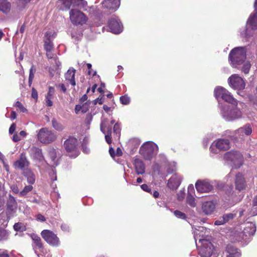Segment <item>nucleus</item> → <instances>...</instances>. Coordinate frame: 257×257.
Wrapping results in <instances>:
<instances>
[{
	"mask_svg": "<svg viewBox=\"0 0 257 257\" xmlns=\"http://www.w3.org/2000/svg\"><path fill=\"white\" fill-rule=\"evenodd\" d=\"M205 230L203 227L198 226L193 228L194 237L198 249L199 254L201 257H210L214 252V247L210 241V236H204L202 232Z\"/></svg>",
	"mask_w": 257,
	"mask_h": 257,
	"instance_id": "1",
	"label": "nucleus"
},
{
	"mask_svg": "<svg viewBox=\"0 0 257 257\" xmlns=\"http://www.w3.org/2000/svg\"><path fill=\"white\" fill-rule=\"evenodd\" d=\"M220 113L222 117L227 121H233L242 117V113L237 105L230 106L219 102Z\"/></svg>",
	"mask_w": 257,
	"mask_h": 257,
	"instance_id": "2",
	"label": "nucleus"
},
{
	"mask_svg": "<svg viewBox=\"0 0 257 257\" xmlns=\"http://www.w3.org/2000/svg\"><path fill=\"white\" fill-rule=\"evenodd\" d=\"M246 59L245 47H238L233 49L229 53V59L231 65L239 68Z\"/></svg>",
	"mask_w": 257,
	"mask_h": 257,
	"instance_id": "3",
	"label": "nucleus"
},
{
	"mask_svg": "<svg viewBox=\"0 0 257 257\" xmlns=\"http://www.w3.org/2000/svg\"><path fill=\"white\" fill-rule=\"evenodd\" d=\"M17 208V203L15 197L9 195L7 203V215L0 214V224L1 225L4 226L7 225L9 219L16 213Z\"/></svg>",
	"mask_w": 257,
	"mask_h": 257,
	"instance_id": "4",
	"label": "nucleus"
},
{
	"mask_svg": "<svg viewBox=\"0 0 257 257\" xmlns=\"http://www.w3.org/2000/svg\"><path fill=\"white\" fill-rule=\"evenodd\" d=\"M224 159L234 169L240 168L243 162L241 153L235 150L226 153L224 155Z\"/></svg>",
	"mask_w": 257,
	"mask_h": 257,
	"instance_id": "5",
	"label": "nucleus"
},
{
	"mask_svg": "<svg viewBox=\"0 0 257 257\" xmlns=\"http://www.w3.org/2000/svg\"><path fill=\"white\" fill-rule=\"evenodd\" d=\"M158 146L153 142L144 143L140 148V153L147 160H150L158 152Z\"/></svg>",
	"mask_w": 257,
	"mask_h": 257,
	"instance_id": "6",
	"label": "nucleus"
},
{
	"mask_svg": "<svg viewBox=\"0 0 257 257\" xmlns=\"http://www.w3.org/2000/svg\"><path fill=\"white\" fill-rule=\"evenodd\" d=\"M56 139V134L47 127L42 128L38 132L37 139L41 143L50 144L55 141Z\"/></svg>",
	"mask_w": 257,
	"mask_h": 257,
	"instance_id": "7",
	"label": "nucleus"
},
{
	"mask_svg": "<svg viewBox=\"0 0 257 257\" xmlns=\"http://www.w3.org/2000/svg\"><path fill=\"white\" fill-rule=\"evenodd\" d=\"M214 96L218 100L219 98H221L225 101L233 105H237V101L231 95V93L226 89L221 87L217 86L214 90Z\"/></svg>",
	"mask_w": 257,
	"mask_h": 257,
	"instance_id": "8",
	"label": "nucleus"
},
{
	"mask_svg": "<svg viewBox=\"0 0 257 257\" xmlns=\"http://www.w3.org/2000/svg\"><path fill=\"white\" fill-rule=\"evenodd\" d=\"M115 123V120L112 119L110 123L107 119L102 118L100 124V130L105 135V139L106 142L108 144L111 143V124Z\"/></svg>",
	"mask_w": 257,
	"mask_h": 257,
	"instance_id": "9",
	"label": "nucleus"
},
{
	"mask_svg": "<svg viewBox=\"0 0 257 257\" xmlns=\"http://www.w3.org/2000/svg\"><path fill=\"white\" fill-rule=\"evenodd\" d=\"M252 127L249 124H246L234 132L231 137L234 141L243 140L246 136H248L252 133Z\"/></svg>",
	"mask_w": 257,
	"mask_h": 257,
	"instance_id": "10",
	"label": "nucleus"
},
{
	"mask_svg": "<svg viewBox=\"0 0 257 257\" xmlns=\"http://www.w3.org/2000/svg\"><path fill=\"white\" fill-rule=\"evenodd\" d=\"M230 147V144L228 140L220 139L213 142L210 148V150L212 153L217 154L218 151H226L229 149Z\"/></svg>",
	"mask_w": 257,
	"mask_h": 257,
	"instance_id": "11",
	"label": "nucleus"
},
{
	"mask_svg": "<svg viewBox=\"0 0 257 257\" xmlns=\"http://www.w3.org/2000/svg\"><path fill=\"white\" fill-rule=\"evenodd\" d=\"M70 19L75 25H82L86 23L87 18L85 15L77 9H72L69 12Z\"/></svg>",
	"mask_w": 257,
	"mask_h": 257,
	"instance_id": "12",
	"label": "nucleus"
},
{
	"mask_svg": "<svg viewBox=\"0 0 257 257\" xmlns=\"http://www.w3.org/2000/svg\"><path fill=\"white\" fill-rule=\"evenodd\" d=\"M64 147L67 152L72 153L70 156L76 158L79 155V151L77 150L78 141L74 137H70L67 139L64 144Z\"/></svg>",
	"mask_w": 257,
	"mask_h": 257,
	"instance_id": "13",
	"label": "nucleus"
},
{
	"mask_svg": "<svg viewBox=\"0 0 257 257\" xmlns=\"http://www.w3.org/2000/svg\"><path fill=\"white\" fill-rule=\"evenodd\" d=\"M41 235L44 239L52 246H58L60 244V240L57 235L51 230H43L41 232Z\"/></svg>",
	"mask_w": 257,
	"mask_h": 257,
	"instance_id": "14",
	"label": "nucleus"
},
{
	"mask_svg": "<svg viewBox=\"0 0 257 257\" xmlns=\"http://www.w3.org/2000/svg\"><path fill=\"white\" fill-rule=\"evenodd\" d=\"M228 81L229 86L234 89L242 90L245 88V84L243 79L237 74L232 75Z\"/></svg>",
	"mask_w": 257,
	"mask_h": 257,
	"instance_id": "15",
	"label": "nucleus"
},
{
	"mask_svg": "<svg viewBox=\"0 0 257 257\" xmlns=\"http://www.w3.org/2000/svg\"><path fill=\"white\" fill-rule=\"evenodd\" d=\"M197 192L199 193H208L213 189L212 185L208 180H198L195 184Z\"/></svg>",
	"mask_w": 257,
	"mask_h": 257,
	"instance_id": "16",
	"label": "nucleus"
},
{
	"mask_svg": "<svg viewBox=\"0 0 257 257\" xmlns=\"http://www.w3.org/2000/svg\"><path fill=\"white\" fill-rule=\"evenodd\" d=\"M108 26L112 33L119 34L122 31V26L119 20L112 18L108 22Z\"/></svg>",
	"mask_w": 257,
	"mask_h": 257,
	"instance_id": "17",
	"label": "nucleus"
},
{
	"mask_svg": "<svg viewBox=\"0 0 257 257\" xmlns=\"http://www.w3.org/2000/svg\"><path fill=\"white\" fill-rule=\"evenodd\" d=\"M102 5V7L107 9L110 13H113L118 8L119 2L118 0H104Z\"/></svg>",
	"mask_w": 257,
	"mask_h": 257,
	"instance_id": "18",
	"label": "nucleus"
},
{
	"mask_svg": "<svg viewBox=\"0 0 257 257\" xmlns=\"http://www.w3.org/2000/svg\"><path fill=\"white\" fill-rule=\"evenodd\" d=\"M182 178L178 174L173 175L168 180L167 186L172 190H176L180 186Z\"/></svg>",
	"mask_w": 257,
	"mask_h": 257,
	"instance_id": "19",
	"label": "nucleus"
},
{
	"mask_svg": "<svg viewBox=\"0 0 257 257\" xmlns=\"http://www.w3.org/2000/svg\"><path fill=\"white\" fill-rule=\"evenodd\" d=\"M215 209V203L213 201H206L202 205L203 212L207 215L212 214Z\"/></svg>",
	"mask_w": 257,
	"mask_h": 257,
	"instance_id": "20",
	"label": "nucleus"
},
{
	"mask_svg": "<svg viewBox=\"0 0 257 257\" xmlns=\"http://www.w3.org/2000/svg\"><path fill=\"white\" fill-rule=\"evenodd\" d=\"M134 165L137 175H143L145 173V166L141 159H135L134 162Z\"/></svg>",
	"mask_w": 257,
	"mask_h": 257,
	"instance_id": "21",
	"label": "nucleus"
},
{
	"mask_svg": "<svg viewBox=\"0 0 257 257\" xmlns=\"http://www.w3.org/2000/svg\"><path fill=\"white\" fill-rule=\"evenodd\" d=\"M256 231V226L252 222H247L244 224L243 234L245 236L253 235Z\"/></svg>",
	"mask_w": 257,
	"mask_h": 257,
	"instance_id": "22",
	"label": "nucleus"
},
{
	"mask_svg": "<svg viewBox=\"0 0 257 257\" xmlns=\"http://www.w3.org/2000/svg\"><path fill=\"white\" fill-rule=\"evenodd\" d=\"M235 184L236 189L239 191L244 188L245 186V182L244 177L241 173H238L236 175Z\"/></svg>",
	"mask_w": 257,
	"mask_h": 257,
	"instance_id": "23",
	"label": "nucleus"
},
{
	"mask_svg": "<svg viewBox=\"0 0 257 257\" xmlns=\"http://www.w3.org/2000/svg\"><path fill=\"white\" fill-rule=\"evenodd\" d=\"M76 70L72 67L70 68L65 74V78L66 81H68L70 84L74 86L76 85L75 80V75Z\"/></svg>",
	"mask_w": 257,
	"mask_h": 257,
	"instance_id": "24",
	"label": "nucleus"
},
{
	"mask_svg": "<svg viewBox=\"0 0 257 257\" xmlns=\"http://www.w3.org/2000/svg\"><path fill=\"white\" fill-rule=\"evenodd\" d=\"M226 257H240L241 253L232 245H228L226 247Z\"/></svg>",
	"mask_w": 257,
	"mask_h": 257,
	"instance_id": "25",
	"label": "nucleus"
},
{
	"mask_svg": "<svg viewBox=\"0 0 257 257\" xmlns=\"http://www.w3.org/2000/svg\"><path fill=\"white\" fill-rule=\"evenodd\" d=\"M29 165V162L28 161L25 155L22 154L20 156V159L16 161L14 163V166L16 168L23 169Z\"/></svg>",
	"mask_w": 257,
	"mask_h": 257,
	"instance_id": "26",
	"label": "nucleus"
},
{
	"mask_svg": "<svg viewBox=\"0 0 257 257\" xmlns=\"http://www.w3.org/2000/svg\"><path fill=\"white\" fill-rule=\"evenodd\" d=\"M47 152L48 157L51 160V165L54 166H57L58 164V159L57 157L56 150L53 148H49L48 149Z\"/></svg>",
	"mask_w": 257,
	"mask_h": 257,
	"instance_id": "27",
	"label": "nucleus"
},
{
	"mask_svg": "<svg viewBox=\"0 0 257 257\" xmlns=\"http://www.w3.org/2000/svg\"><path fill=\"white\" fill-rule=\"evenodd\" d=\"M246 24L249 26L252 29H257V10L250 15Z\"/></svg>",
	"mask_w": 257,
	"mask_h": 257,
	"instance_id": "28",
	"label": "nucleus"
},
{
	"mask_svg": "<svg viewBox=\"0 0 257 257\" xmlns=\"http://www.w3.org/2000/svg\"><path fill=\"white\" fill-rule=\"evenodd\" d=\"M31 156L33 159L39 161L44 160L41 150L36 147H33L31 149Z\"/></svg>",
	"mask_w": 257,
	"mask_h": 257,
	"instance_id": "29",
	"label": "nucleus"
},
{
	"mask_svg": "<svg viewBox=\"0 0 257 257\" xmlns=\"http://www.w3.org/2000/svg\"><path fill=\"white\" fill-rule=\"evenodd\" d=\"M11 4L8 0H0V12L7 14L10 12Z\"/></svg>",
	"mask_w": 257,
	"mask_h": 257,
	"instance_id": "30",
	"label": "nucleus"
},
{
	"mask_svg": "<svg viewBox=\"0 0 257 257\" xmlns=\"http://www.w3.org/2000/svg\"><path fill=\"white\" fill-rule=\"evenodd\" d=\"M72 7H78L84 11H87V2L84 0H71Z\"/></svg>",
	"mask_w": 257,
	"mask_h": 257,
	"instance_id": "31",
	"label": "nucleus"
},
{
	"mask_svg": "<svg viewBox=\"0 0 257 257\" xmlns=\"http://www.w3.org/2000/svg\"><path fill=\"white\" fill-rule=\"evenodd\" d=\"M31 237L34 241V247L40 249L42 247V243L41 242V238L37 234L32 233L31 234Z\"/></svg>",
	"mask_w": 257,
	"mask_h": 257,
	"instance_id": "32",
	"label": "nucleus"
},
{
	"mask_svg": "<svg viewBox=\"0 0 257 257\" xmlns=\"http://www.w3.org/2000/svg\"><path fill=\"white\" fill-rule=\"evenodd\" d=\"M58 5L59 6L61 5L60 9L62 10L69 9L72 7L71 0H59Z\"/></svg>",
	"mask_w": 257,
	"mask_h": 257,
	"instance_id": "33",
	"label": "nucleus"
},
{
	"mask_svg": "<svg viewBox=\"0 0 257 257\" xmlns=\"http://www.w3.org/2000/svg\"><path fill=\"white\" fill-rule=\"evenodd\" d=\"M50 36V34L49 32H46L45 34V37L47 38V39L44 42V48L45 50L48 52H50L53 49V44L48 38Z\"/></svg>",
	"mask_w": 257,
	"mask_h": 257,
	"instance_id": "34",
	"label": "nucleus"
},
{
	"mask_svg": "<svg viewBox=\"0 0 257 257\" xmlns=\"http://www.w3.org/2000/svg\"><path fill=\"white\" fill-rule=\"evenodd\" d=\"M25 176L27 178L29 183L33 184L35 182V176L33 173L30 170H27L24 173Z\"/></svg>",
	"mask_w": 257,
	"mask_h": 257,
	"instance_id": "35",
	"label": "nucleus"
},
{
	"mask_svg": "<svg viewBox=\"0 0 257 257\" xmlns=\"http://www.w3.org/2000/svg\"><path fill=\"white\" fill-rule=\"evenodd\" d=\"M109 153L111 157L113 158H114L115 156H121L122 154V151L119 148H117L116 152H115L114 149L110 147L109 149Z\"/></svg>",
	"mask_w": 257,
	"mask_h": 257,
	"instance_id": "36",
	"label": "nucleus"
},
{
	"mask_svg": "<svg viewBox=\"0 0 257 257\" xmlns=\"http://www.w3.org/2000/svg\"><path fill=\"white\" fill-rule=\"evenodd\" d=\"M0 226L1 225L0 224ZM3 225H2V227H0V240H6L8 239L9 232L6 229L3 228V227H5Z\"/></svg>",
	"mask_w": 257,
	"mask_h": 257,
	"instance_id": "37",
	"label": "nucleus"
},
{
	"mask_svg": "<svg viewBox=\"0 0 257 257\" xmlns=\"http://www.w3.org/2000/svg\"><path fill=\"white\" fill-rule=\"evenodd\" d=\"M14 229L16 231L23 232L26 230V227L23 223L18 222L14 225Z\"/></svg>",
	"mask_w": 257,
	"mask_h": 257,
	"instance_id": "38",
	"label": "nucleus"
},
{
	"mask_svg": "<svg viewBox=\"0 0 257 257\" xmlns=\"http://www.w3.org/2000/svg\"><path fill=\"white\" fill-rule=\"evenodd\" d=\"M186 202L188 205L192 207H194L196 206L195 199L192 194L187 195Z\"/></svg>",
	"mask_w": 257,
	"mask_h": 257,
	"instance_id": "39",
	"label": "nucleus"
},
{
	"mask_svg": "<svg viewBox=\"0 0 257 257\" xmlns=\"http://www.w3.org/2000/svg\"><path fill=\"white\" fill-rule=\"evenodd\" d=\"M52 124L53 127L57 131H62L64 128V126L61 123L54 119L52 120Z\"/></svg>",
	"mask_w": 257,
	"mask_h": 257,
	"instance_id": "40",
	"label": "nucleus"
},
{
	"mask_svg": "<svg viewBox=\"0 0 257 257\" xmlns=\"http://www.w3.org/2000/svg\"><path fill=\"white\" fill-rule=\"evenodd\" d=\"M33 187L32 185H27L24 188L20 191V196H25L28 194L29 192L31 191L33 189Z\"/></svg>",
	"mask_w": 257,
	"mask_h": 257,
	"instance_id": "41",
	"label": "nucleus"
},
{
	"mask_svg": "<svg viewBox=\"0 0 257 257\" xmlns=\"http://www.w3.org/2000/svg\"><path fill=\"white\" fill-rule=\"evenodd\" d=\"M250 214L251 216L257 215V196H255L253 201V206Z\"/></svg>",
	"mask_w": 257,
	"mask_h": 257,
	"instance_id": "42",
	"label": "nucleus"
},
{
	"mask_svg": "<svg viewBox=\"0 0 257 257\" xmlns=\"http://www.w3.org/2000/svg\"><path fill=\"white\" fill-rule=\"evenodd\" d=\"M120 102L123 105H128L131 102V98L127 95H124L120 97Z\"/></svg>",
	"mask_w": 257,
	"mask_h": 257,
	"instance_id": "43",
	"label": "nucleus"
},
{
	"mask_svg": "<svg viewBox=\"0 0 257 257\" xmlns=\"http://www.w3.org/2000/svg\"><path fill=\"white\" fill-rule=\"evenodd\" d=\"M235 216V214L229 213L224 214L222 217L223 218L225 223H226L229 222V221L232 220L234 218Z\"/></svg>",
	"mask_w": 257,
	"mask_h": 257,
	"instance_id": "44",
	"label": "nucleus"
},
{
	"mask_svg": "<svg viewBox=\"0 0 257 257\" xmlns=\"http://www.w3.org/2000/svg\"><path fill=\"white\" fill-rule=\"evenodd\" d=\"M35 72L36 69L34 66H32L30 70V74L29 77V84L30 86L31 85L32 83Z\"/></svg>",
	"mask_w": 257,
	"mask_h": 257,
	"instance_id": "45",
	"label": "nucleus"
},
{
	"mask_svg": "<svg viewBox=\"0 0 257 257\" xmlns=\"http://www.w3.org/2000/svg\"><path fill=\"white\" fill-rule=\"evenodd\" d=\"M242 64L243 66L242 67V71L244 72L245 74L248 73L250 68V63L246 61L244 62Z\"/></svg>",
	"mask_w": 257,
	"mask_h": 257,
	"instance_id": "46",
	"label": "nucleus"
},
{
	"mask_svg": "<svg viewBox=\"0 0 257 257\" xmlns=\"http://www.w3.org/2000/svg\"><path fill=\"white\" fill-rule=\"evenodd\" d=\"M15 106L17 107L20 111L24 113H27L28 110L20 102L17 101L15 104Z\"/></svg>",
	"mask_w": 257,
	"mask_h": 257,
	"instance_id": "47",
	"label": "nucleus"
},
{
	"mask_svg": "<svg viewBox=\"0 0 257 257\" xmlns=\"http://www.w3.org/2000/svg\"><path fill=\"white\" fill-rule=\"evenodd\" d=\"M49 176L52 181L57 180L56 171L55 168L52 169L51 171L49 173Z\"/></svg>",
	"mask_w": 257,
	"mask_h": 257,
	"instance_id": "48",
	"label": "nucleus"
},
{
	"mask_svg": "<svg viewBox=\"0 0 257 257\" xmlns=\"http://www.w3.org/2000/svg\"><path fill=\"white\" fill-rule=\"evenodd\" d=\"M174 214L179 218L185 219L186 218V215L179 210H175L174 212Z\"/></svg>",
	"mask_w": 257,
	"mask_h": 257,
	"instance_id": "49",
	"label": "nucleus"
},
{
	"mask_svg": "<svg viewBox=\"0 0 257 257\" xmlns=\"http://www.w3.org/2000/svg\"><path fill=\"white\" fill-rule=\"evenodd\" d=\"M185 195V190H181L177 194V199L179 201L182 200Z\"/></svg>",
	"mask_w": 257,
	"mask_h": 257,
	"instance_id": "50",
	"label": "nucleus"
},
{
	"mask_svg": "<svg viewBox=\"0 0 257 257\" xmlns=\"http://www.w3.org/2000/svg\"><path fill=\"white\" fill-rule=\"evenodd\" d=\"M87 65V68H88V73L89 75H92V76H94L96 75V72L95 71H93L92 70V68H91V64H90V63H87L86 64Z\"/></svg>",
	"mask_w": 257,
	"mask_h": 257,
	"instance_id": "51",
	"label": "nucleus"
},
{
	"mask_svg": "<svg viewBox=\"0 0 257 257\" xmlns=\"http://www.w3.org/2000/svg\"><path fill=\"white\" fill-rule=\"evenodd\" d=\"M55 92V89L53 87H49L48 92L46 95L47 97L53 98Z\"/></svg>",
	"mask_w": 257,
	"mask_h": 257,
	"instance_id": "52",
	"label": "nucleus"
},
{
	"mask_svg": "<svg viewBox=\"0 0 257 257\" xmlns=\"http://www.w3.org/2000/svg\"><path fill=\"white\" fill-rule=\"evenodd\" d=\"M12 191L15 194H20L19 187L17 184H13L11 186Z\"/></svg>",
	"mask_w": 257,
	"mask_h": 257,
	"instance_id": "53",
	"label": "nucleus"
},
{
	"mask_svg": "<svg viewBox=\"0 0 257 257\" xmlns=\"http://www.w3.org/2000/svg\"><path fill=\"white\" fill-rule=\"evenodd\" d=\"M120 131V125L118 123H115L113 126V132L116 134H119Z\"/></svg>",
	"mask_w": 257,
	"mask_h": 257,
	"instance_id": "54",
	"label": "nucleus"
},
{
	"mask_svg": "<svg viewBox=\"0 0 257 257\" xmlns=\"http://www.w3.org/2000/svg\"><path fill=\"white\" fill-rule=\"evenodd\" d=\"M214 224L215 225H223L225 223L224 222L223 217L221 216V217H219L218 220H216L214 222Z\"/></svg>",
	"mask_w": 257,
	"mask_h": 257,
	"instance_id": "55",
	"label": "nucleus"
},
{
	"mask_svg": "<svg viewBox=\"0 0 257 257\" xmlns=\"http://www.w3.org/2000/svg\"><path fill=\"white\" fill-rule=\"evenodd\" d=\"M0 257H10L9 251L7 250L0 249Z\"/></svg>",
	"mask_w": 257,
	"mask_h": 257,
	"instance_id": "56",
	"label": "nucleus"
},
{
	"mask_svg": "<svg viewBox=\"0 0 257 257\" xmlns=\"http://www.w3.org/2000/svg\"><path fill=\"white\" fill-rule=\"evenodd\" d=\"M141 188L142 189H143L144 191L147 192H151V189L149 187V186L146 184H143L141 186Z\"/></svg>",
	"mask_w": 257,
	"mask_h": 257,
	"instance_id": "57",
	"label": "nucleus"
},
{
	"mask_svg": "<svg viewBox=\"0 0 257 257\" xmlns=\"http://www.w3.org/2000/svg\"><path fill=\"white\" fill-rule=\"evenodd\" d=\"M194 194V186L192 184H190L188 187V194Z\"/></svg>",
	"mask_w": 257,
	"mask_h": 257,
	"instance_id": "58",
	"label": "nucleus"
},
{
	"mask_svg": "<svg viewBox=\"0 0 257 257\" xmlns=\"http://www.w3.org/2000/svg\"><path fill=\"white\" fill-rule=\"evenodd\" d=\"M88 106L89 104L87 102L84 103L82 106L81 105V111L84 113L86 112L88 109Z\"/></svg>",
	"mask_w": 257,
	"mask_h": 257,
	"instance_id": "59",
	"label": "nucleus"
},
{
	"mask_svg": "<svg viewBox=\"0 0 257 257\" xmlns=\"http://www.w3.org/2000/svg\"><path fill=\"white\" fill-rule=\"evenodd\" d=\"M53 98L49 97H46V104L48 106H51L53 105V102L52 101L51 99Z\"/></svg>",
	"mask_w": 257,
	"mask_h": 257,
	"instance_id": "60",
	"label": "nucleus"
},
{
	"mask_svg": "<svg viewBox=\"0 0 257 257\" xmlns=\"http://www.w3.org/2000/svg\"><path fill=\"white\" fill-rule=\"evenodd\" d=\"M22 138L19 136V135H18L17 134H15L14 135L13 137V140L15 142H18L21 140Z\"/></svg>",
	"mask_w": 257,
	"mask_h": 257,
	"instance_id": "61",
	"label": "nucleus"
},
{
	"mask_svg": "<svg viewBox=\"0 0 257 257\" xmlns=\"http://www.w3.org/2000/svg\"><path fill=\"white\" fill-rule=\"evenodd\" d=\"M36 218L37 220L42 222L45 221L46 220L45 217L41 214L37 215Z\"/></svg>",
	"mask_w": 257,
	"mask_h": 257,
	"instance_id": "62",
	"label": "nucleus"
},
{
	"mask_svg": "<svg viewBox=\"0 0 257 257\" xmlns=\"http://www.w3.org/2000/svg\"><path fill=\"white\" fill-rule=\"evenodd\" d=\"M83 152L85 154H88L90 152L89 148L86 146V145L83 143L82 145Z\"/></svg>",
	"mask_w": 257,
	"mask_h": 257,
	"instance_id": "63",
	"label": "nucleus"
},
{
	"mask_svg": "<svg viewBox=\"0 0 257 257\" xmlns=\"http://www.w3.org/2000/svg\"><path fill=\"white\" fill-rule=\"evenodd\" d=\"M61 229L64 231H68L69 230V226L65 223L62 224L61 226Z\"/></svg>",
	"mask_w": 257,
	"mask_h": 257,
	"instance_id": "64",
	"label": "nucleus"
}]
</instances>
